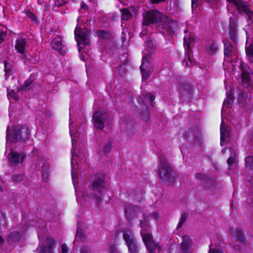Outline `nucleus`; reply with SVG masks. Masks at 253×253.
<instances>
[{
    "label": "nucleus",
    "mask_w": 253,
    "mask_h": 253,
    "mask_svg": "<svg viewBox=\"0 0 253 253\" xmlns=\"http://www.w3.org/2000/svg\"><path fill=\"white\" fill-rule=\"evenodd\" d=\"M143 218L140 220V226L141 228L140 234L145 245L150 253H154L156 250L160 252L161 248L155 243L152 237V232L149 222V216L143 213Z\"/></svg>",
    "instance_id": "1"
},
{
    "label": "nucleus",
    "mask_w": 253,
    "mask_h": 253,
    "mask_svg": "<svg viewBox=\"0 0 253 253\" xmlns=\"http://www.w3.org/2000/svg\"><path fill=\"white\" fill-rule=\"evenodd\" d=\"M160 166L157 171L160 182L163 184L171 185L174 181L173 169L164 157H161Z\"/></svg>",
    "instance_id": "2"
},
{
    "label": "nucleus",
    "mask_w": 253,
    "mask_h": 253,
    "mask_svg": "<svg viewBox=\"0 0 253 253\" xmlns=\"http://www.w3.org/2000/svg\"><path fill=\"white\" fill-rule=\"evenodd\" d=\"M30 137V130L27 126H18L13 127L12 131H7V139L13 143L20 140L26 141L29 140Z\"/></svg>",
    "instance_id": "3"
},
{
    "label": "nucleus",
    "mask_w": 253,
    "mask_h": 253,
    "mask_svg": "<svg viewBox=\"0 0 253 253\" xmlns=\"http://www.w3.org/2000/svg\"><path fill=\"white\" fill-rule=\"evenodd\" d=\"M108 186L104 181L103 176H98L95 177L92 183V188L94 192L93 198L98 206L102 201V193L104 190H106Z\"/></svg>",
    "instance_id": "4"
},
{
    "label": "nucleus",
    "mask_w": 253,
    "mask_h": 253,
    "mask_svg": "<svg viewBox=\"0 0 253 253\" xmlns=\"http://www.w3.org/2000/svg\"><path fill=\"white\" fill-rule=\"evenodd\" d=\"M90 31L85 27L81 28L77 26L75 30V38L77 40L79 51L80 52L83 47L89 43Z\"/></svg>",
    "instance_id": "5"
},
{
    "label": "nucleus",
    "mask_w": 253,
    "mask_h": 253,
    "mask_svg": "<svg viewBox=\"0 0 253 253\" xmlns=\"http://www.w3.org/2000/svg\"><path fill=\"white\" fill-rule=\"evenodd\" d=\"M228 2L233 3L236 6V9L240 13L243 12L246 16V18L250 24L253 22V11L250 9V5L247 2L242 0H227Z\"/></svg>",
    "instance_id": "6"
},
{
    "label": "nucleus",
    "mask_w": 253,
    "mask_h": 253,
    "mask_svg": "<svg viewBox=\"0 0 253 253\" xmlns=\"http://www.w3.org/2000/svg\"><path fill=\"white\" fill-rule=\"evenodd\" d=\"M162 19V14L157 10L146 11L143 15V25L148 26L151 24L161 23Z\"/></svg>",
    "instance_id": "7"
},
{
    "label": "nucleus",
    "mask_w": 253,
    "mask_h": 253,
    "mask_svg": "<svg viewBox=\"0 0 253 253\" xmlns=\"http://www.w3.org/2000/svg\"><path fill=\"white\" fill-rule=\"evenodd\" d=\"M109 119V115L107 113L96 112L92 116L93 125L96 129L102 130L104 127V124L108 122Z\"/></svg>",
    "instance_id": "8"
},
{
    "label": "nucleus",
    "mask_w": 253,
    "mask_h": 253,
    "mask_svg": "<svg viewBox=\"0 0 253 253\" xmlns=\"http://www.w3.org/2000/svg\"><path fill=\"white\" fill-rule=\"evenodd\" d=\"M194 38L190 36L189 37H185L184 38V46L185 50V57L182 61V65L186 67H189L193 64V60L191 55V50L190 46V42Z\"/></svg>",
    "instance_id": "9"
},
{
    "label": "nucleus",
    "mask_w": 253,
    "mask_h": 253,
    "mask_svg": "<svg viewBox=\"0 0 253 253\" xmlns=\"http://www.w3.org/2000/svg\"><path fill=\"white\" fill-rule=\"evenodd\" d=\"M151 62V56L150 55H145L143 57L142 63L140 67L142 78L143 80H147L150 77L153 69Z\"/></svg>",
    "instance_id": "10"
},
{
    "label": "nucleus",
    "mask_w": 253,
    "mask_h": 253,
    "mask_svg": "<svg viewBox=\"0 0 253 253\" xmlns=\"http://www.w3.org/2000/svg\"><path fill=\"white\" fill-rule=\"evenodd\" d=\"M123 239L126 242L130 253H138L139 249L137 242L132 233L130 232H124Z\"/></svg>",
    "instance_id": "11"
},
{
    "label": "nucleus",
    "mask_w": 253,
    "mask_h": 253,
    "mask_svg": "<svg viewBox=\"0 0 253 253\" xmlns=\"http://www.w3.org/2000/svg\"><path fill=\"white\" fill-rule=\"evenodd\" d=\"M237 27V18L235 15L232 14L229 17V36L231 40L235 43H236L238 36Z\"/></svg>",
    "instance_id": "12"
},
{
    "label": "nucleus",
    "mask_w": 253,
    "mask_h": 253,
    "mask_svg": "<svg viewBox=\"0 0 253 253\" xmlns=\"http://www.w3.org/2000/svg\"><path fill=\"white\" fill-rule=\"evenodd\" d=\"M223 42L224 43V53L225 58H231L232 59L233 57L236 55V50L233 48L232 44L227 39L223 40Z\"/></svg>",
    "instance_id": "13"
},
{
    "label": "nucleus",
    "mask_w": 253,
    "mask_h": 253,
    "mask_svg": "<svg viewBox=\"0 0 253 253\" xmlns=\"http://www.w3.org/2000/svg\"><path fill=\"white\" fill-rule=\"evenodd\" d=\"M190 241L186 236L183 237V241L180 244L176 246L177 253H191L189 248Z\"/></svg>",
    "instance_id": "14"
},
{
    "label": "nucleus",
    "mask_w": 253,
    "mask_h": 253,
    "mask_svg": "<svg viewBox=\"0 0 253 253\" xmlns=\"http://www.w3.org/2000/svg\"><path fill=\"white\" fill-rule=\"evenodd\" d=\"M179 89L181 97L185 100H189L192 93V86L187 83H182Z\"/></svg>",
    "instance_id": "15"
},
{
    "label": "nucleus",
    "mask_w": 253,
    "mask_h": 253,
    "mask_svg": "<svg viewBox=\"0 0 253 253\" xmlns=\"http://www.w3.org/2000/svg\"><path fill=\"white\" fill-rule=\"evenodd\" d=\"M26 155L23 153H18L11 151L7 157L10 162L13 164L16 165L22 163Z\"/></svg>",
    "instance_id": "16"
},
{
    "label": "nucleus",
    "mask_w": 253,
    "mask_h": 253,
    "mask_svg": "<svg viewBox=\"0 0 253 253\" xmlns=\"http://www.w3.org/2000/svg\"><path fill=\"white\" fill-rule=\"evenodd\" d=\"M231 235L235 238L236 241L240 242L241 243L244 244L245 243V239L243 231L239 228L234 229L230 228L229 231Z\"/></svg>",
    "instance_id": "17"
},
{
    "label": "nucleus",
    "mask_w": 253,
    "mask_h": 253,
    "mask_svg": "<svg viewBox=\"0 0 253 253\" xmlns=\"http://www.w3.org/2000/svg\"><path fill=\"white\" fill-rule=\"evenodd\" d=\"M135 10V8L133 7L122 9L121 10L122 20H127L130 19L134 15Z\"/></svg>",
    "instance_id": "18"
},
{
    "label": "nucleus",
    "mask_w": 253,
    "mask_h": 253,
    "mask_svg": "<svg viewBox=\"0 0 253 253\" xmlns=\"http://www.w3.org/2000/svg\"><path fill=\"white\" fill-rule=\"evenodd\" d=\"M25 45L26 41L24 39H19L17 40L15 48L18 52L22 54L21 57L23 59H25L26 57V55L24 54L25 53Z\"/></svg>",
    "instance_id": "19"
},
{
    "label": "nucleus",
    "mask_w": 253,
    "mask_h": 253,
    "mask_svg": "<svg viewBox=\"0 0 253 253\" xmlns=\"http://www.w3.org/2000/svg\"><path fill=\"white\" fill-rule=\"evenodd\" d=\"M240 69L242 71V81L245 83H249L251 79L248 66L246 64L242 63L240 65Z\"/></svg>",
    "instance_id": "20"
},
{
    "label": "nucleus",
    "mask_w": 253,
    "mask_h": 253,
    "mask_svg": "<svg viewBox=\"0 0 253 253\" xmlns=\"http://www.w3.org/2000/svg\"><path fill=\"white\" fill-rule=\"evenodd\" d=\"M161 32L164 34H172L174 32V24L172 22H166L161 24Z\"/></svg>",
    "instance_id": "21"
},
{
    "label": "nucleus",
    "mask_w": 253,
    "mask_h": 253,
    "mask_svg": "<svg viewBox=\"0 0 253 253\" xmlns=\"http://www.w3.org/2000/svg\"><path fill=\"white\" fill-rule=\"evenodd\" d=\"M51 45L54 49L61 52L63 47L61 37H57L54 38L51 43Z\"/></svg>",
    "instance_id": "22"
},
{
    "label": "nucleus",
    "mask_w": 253,
    "mask_h": 253,
    "mask_svg": "<svg viewBox=\"0 0 253 253\" xmlns=\"http://www.w3.org/2000/svg\"><path fill=\"white\" fill-rule=\"evenodd\" d=\"M33 79L30 77L23 84L18 87L17 91L18 92L28 90L30 89L33 86Z\"/></svg>",
    "instance_id": "23"
},
{
    "label": "nucleus",
    "mask_w": 253,
    "mask_h": 253,
    "mask_svg": "<svg viewBox=\"0 0 253 253\" xmlns=\"http://www.w3.org/2000/svg\"><path fill=\"white\" fill-rule=\"evenodd\" d=\"M20 238V235L18 232H12L7 236V240L9 243L17 242L19 240Z\"/></svg>",
    "instance_id": "24"
},
{
    "label": "nucleus",
    "mask_w": 253,
    "mask_h": 253,
    "mask_svg": "<svg viewBox=\"0 0 253 253\" xmlns=\"http://www.w3.org/2000/svg\"><path fill=\"white\" fill-rule=\"evenodd\" d=\"M195 177L196 179H199L204 183L211 182L212 180L211 177L205 173H197L195 174Z\"/></svg>",
    "instance_id": "25"
},
{
    "label": "nucleus",
    "mask_w": 253,
    "mask_h": 253,
    "mask_svg": "<svg viewBox=\"0 0 253 253\" xmlns=\"http://www.w3.org/2000/svg\"><path fill=\"white\" fill-rule=\"evenodd\" d=\"M220 135L221 145H222V143L224 142L225 138L229 136L227 129L225 128L222 124H221L220 126Z\"/></svg>",
    "instance_id": "26"
},
{
    "label": "nucleus",
    "mask_w": 253,
    "mask_h": 253,
    "mask_svg": "<svg viewBox=\"0 0 253 253\" xmlns=\"http://www.w3.org/2000/svg\"><path fill=\"white\" fill-rule=\"evenodd\" d=\"M112 141L110 140H108L107 142H105L102 147L100 152H102L104 154H106L110 152L112 150Z\"/></svg>",
    "instance_id": "27"
},
{
    "label": "nucleus",
    "mask_w": 253,
    "mask_h": 253,
    "mask_svg": "<svg viewBox=\"0 0 253 253\" xmlns=\"http://www.w3.org/2000/svg\"><path fill=\"white\" fill-rule=\"evenodd\" d=\"M97 35L99 38L104 40L110 39L111 37V34L109 32L103 30H99L97 32Z\"/></svg>",
    "instance_id": "28"
},
{
    "label": "nucleus",
    "mask_w": 253,
    "mask_h": 253,
    "mask_svg": "<svg viewBox=\"0 0 253 253\" xmlns=\"http://www.w3.org/2000/svg\"><path fill=\"white\" fill-rule=\"evenodd\" d=\"M145 99V101L147 102V103L150 105H153V101L155 99V96L151 93H147L143 94L142 96Z\"/></svg>",
    "instance_id": "29"
},
{
    "label": "nucleus",
    "mask_w": 253,
    "mask_h": 253,
    "mask_svg": "<svg viewBox=\"0 0 253 253\" xmlns=\"http://www.w3.org/2000/svg\"><path fill=\"white\" fill-rule=\"evenodd\" d=\"M49 243L50 244L49 248L46 247H42L41 248V251L39 253H52V246L54 244V242L51 239L48 240Z\"/></svg>",
    "instance_id": "30"
},
{
    "label": "nucleus",
    "mask_w": 253,
    "mask_h": 253,
    "mask_svg": "<svg viewBox=\"0 0 253 253\" xmlns=\"http://www.w3.org/2000/svg\"><path fill=\"white\" fill-rule=\"evenodd\" d=\"M188 216L189 214L186 212L181 214L179 221L177 226V229H180L182 226L183 224L186 222Z\"/></svg>",
    "instance_id": "31"
},
{
    "label": "nucleus",
    "mask_w": 253,
    "mask_h": 253,
    "mask_svg": "<svg viewBox=\"0 0 253 253\" xmlns=\"http://www.w3.org/2000/svg\"><path fill=\"white\" fill-rule=\"evenodd\" d=\"M4 71L6 76H10L12 73V69L10 64L8 63L7 62L4 61Z\"/></svg>",
    "instance_id": "32"
},
{
    "label": "nucleus",
    "mask_w": 253,
    "mask_h": 253,
    "mask_svg": "<svg viewBox=\"0 0 253 253\" xmlns=\"http://www.w3.org/2000/svg\"><path fill=\"white\" fill-rule=\"evenodd\" d=\"M146 43L148 48V51L149 52L147 55H150L151 57L150 51H152L155 48L153 41L150 38H149L146 41Z\"/></svg>",
    "instance_id": "33"
},
{
    "label": "nucleus",
    "mask_w": 253,
    "mask_h": 253,
    "mask_svg": "<svg viewBox=\"0 0 253 253\" xmlns=\"http://www.w3.org/2000/svg\"><path fill=\"white\" fill-rule=\"evenodd\" d=\"M76 238L77 240L84 241L85 239L84 234L81 229H79V226L77 227Z\"/></svg>",
    "instance_id": "34"
},
{
    "label": "nucleus",
    "mask_w": 253,
    "mask_h": 253,
    "mask_svg": "<svg viewBox=\"0 0 253 253\" xmlns=\"http://www.w3.org/2000/svg\"><path fill=\"white\" fill-rule=\"evenodd\" d=\"M246 164L247 167L253 169V156H248L246 158Z\"/></svg>",
    "instance_id": "35"
},
{
    "label": "nucleus",
    "mask_w": 253,
    "mask_h": 253,
    "mask_svg": "<svg viewBox=\"0 0 253 253\" xmlns=\"http://www.w3.org/2000/svg\"><path fill=\"white\" fill-rule=\"evenodd\" d=\"M24 178V175L21 174H13L12 176V180L15 182H19L22 181Z\"/></svg>",
    "instance_id": "36"
},
{
    "label": "nucleus",
    "mask_w": 253,
    "mask_h": 253,
    "mask_svg": "<svg viewBox=\"0 0 253 253\" xmlns=\"http://www.w3.org/2000/svg\"><path fill=\"white\" fill-rule=\"evenodd\" d=\"M49 169V165L44 163L43 164V169L42 170V175L44 178H47L48 177L47 170Z\"/></svg>",
    "instance_id": "37"
},
{
    "label": "nucleus",
    "mask_w": 253,
    "mask_h": 253,
    "mask_svg": "<svg viewBox=\"0 0 253 253\" xmlns=\"http://www.w3.org/2000/svg\"><path fill=\"white\" fill-rule=\"evenodd\" d=\"M7 96L8 97L12 98L15 100H18V97L17 93L15 92L13 90L7 89Z\"/></svg>",
    "instance_id": "38"
},
{
    "label": "nucleus",
    "mask_w": 253,
    "mask_h": 253,
    "mask_svg": "<svg viewBox=\"0 0 253 253\" xmlns=\"http://www.w3.org/2000/svg\"><path fill=\"white\" fill-rule=\"evenodd\" d=\"M207 2H208L213 8H216L219 3V0H204Z\"/></svg>",
    "instance_id": "39"
},
{
    "label": "nucleus",
    "mask_w": 253,
    "mask_h": 253,
    "mask_svg": "<svg viewBox=\"0 0 253 253\" xmlns=\"http://www.w3.org/2000/svg\"><path fill=\"white\" fill-rule=\"evenodd\" d=\"M217 46L214 43L212 42L210 45V53L211 54H214L217 50Z\"/></svg>",
    "instance_id": "40"
},
{
    "label": "nucleus",
    "mask_w": 253,
    "mask_h": 253,
    "mask_svg": "<svg viewBox=\"0 0 253 253\" xmlns=\"http://www.w3.org/2000/svg\"><path fill=\"white\" fill-rule=\"evenodd\" d=\"M247 55H253V42L246 48Z\"/></svg>",
    "instance_id": "41"
},
{
    "label": "nucleus",
    "mask_w": 253,
    "mask_h": 253,
    "mask_svg": "<svg viewBox=\"0 0 253 253\" xmlns=\"http://www.w3.org/2000/svg\"><path fill=\"white\" fill-rule=\"evenodd\" d=\"M62 5H64V2H63L62 0H55L53 8L56 7H59Z\"/></svg>",
    "instance_id": "42"
},
{
    "label": "nucleus",
    "mask_w": 253,
    "mask_h": 253,
    "mask_svg": "<svg viewBox=\"0 0 253 253\" xmlns=\"http://www.w3.org/2000/svg\"><path fill=\"white\" fill-rule=\"evenodd\" d=\"M209 253H223V251L221 249L210 248Z\"/></svg>",
    "instance_id": "43"
},
{
    "label": "nucleus",
    "mask_w": 253,
    "mask_h": 253,
    "mask_svg": "<svg viewBox=\"0 0 253 253\" xmlns=\"http://www.w3.org/2000/svg\"><path fill=\"white\" fill-rule=\"evenodd\" d=\"M236 161V158H234L233 157H229L227 159V163L229 166H231L233 165Z\"/></svg>",
    "instance_id": "44"
},
{
    "label": "nucleus",
    "mask_w": 253,
    "mask_h": 253,
    "mask_svg": "<svg viewBox=\"0 0 253 253\" xmlns=\"http://www.w3.org/2000/svg\"><path fill=\"white\" fill-rule=\"evenodd\" d=\"M229 151H230V157H233L234 158H236L237 151L235 149L230 148H229Z\"/></svg>",
    "instance_id": "45"
},
{
    "label": "nucleus",
    "mask_w": 253,
    "mask_h": 253,
    "mask_svg": "<svg viewBox=\"0 0 253 253\" xmlns=\"http://www.w3.org/2000/svg\"><path fill=\"white\" fill-rule=\"evenodd\" d=\"M233 101L232 97L231 96H228L227 98V99L224 100L223 102V106L225 105V104L227 103V104H230L231 102Z\"/></svg>",
    "instance_id": "46"
},
{
    "label": "nucleus",
    "mask_w": 253,
    "mask_h": 253,
    "mask_svg": "<svg viewBox=\"0 0 253 253\" xmlns=\"http://www.w3.org/2000/svg\"><path fill=\"white\" fill-rule=\"evenodd\" d=\"M62 253H68V249L66 244H63L61 247Z\"/></svg>",
    "instance_id": "47"
},
{
    "label": "nucleus",
    "mask_w": 253,
    "mask_h": 253,
    "mask_svg": "<svg viewBox=\"0 0 253 253\" xmlns=\"http://www.w3.org/2000/svg\"><path fill=\"white\" fill-rule=\"evenodd\" d=\"M198 0H192V8H196L198 5Z\"/></svg>",
    "instance_id": "48"
},
{
    "label": "nucleus",
    "mask_w": 253,
    "mask_h": 253,
    "mask_svg": "<svg viewBox=\"0 0 253 253\" xmlns=\"http://www.w3.org/2000/svg\"><path fill=\"white\" fill-rule=\"evenodd\" d=\"M81 253H90V251L86 247H84L81 250Z\"/></svg>",
    "instance_id": "49"
},
{
    "label": "nucleus",
    "mask_w": 253,
    "mask_h": 253,
    "mask_svg": "<svg viewBox=\"0 0 253 253\" xmlns=\"http://www.w3.org/2000/svg\"><path fill=\"white\" fill-rule=\"evenodd\" d=\"M28 16L32 20H34L36 19L35 15L31 12H28Z\"/></svg>",
    "instance_id": "50"
},
{
    "label": "nucleus",
    "mask_w": 253,
    "mask_h": 253,
    "mask_svg": "<svg viewBox=\"0 0 253 253\" xmlns=\"http://www.w3.org/2000/svg\"><path fill=\"white\" fill-rule=\"evenodd\" d=\"M5 36V33L0 31V44L3 42V37Z\"/></svg>",
    "instance_id": "51"
},
{
    "label": "nucleus",
    "mask_w": 253,
    "mask_h": 253,
    "mask_svg": "<svg viewBox=\"0 0 253 253\" xmlns=\"http://www.w3.org/2000/svg\"><path fill=\"white\" fill-rule=\"evenodd\" d=\"M81 8L82 9H84V10H87L88 9V6L85 3H84V2H82Z\"/></svg>",
    "instance_id": "52"
},
{
    "label": "nucleus",
    "mask_w": 253,
    "mask_h": 253,
    "mask_svg": "<svg viewBox=\"0 0 253 253\" xmlns=\"http://www.w3.org/2000/svg\"><path fill=\"white\" fill-rule=\"evenodd\" d=\"M138 101L140 104H144V105H146L145 101L143 100L142 97H140L138 98Z\"/></svg>",
    "instance_id": "53"
},
{
    "label": "nucleus",
    "mask_w": 253,
    "mask_h": 253,
    "mask_svg": "<svg viewBox=\"0 0 253 253\" xmlns=\"http://www.w3.org/2000/svg\"><path fill=\"white\" fill-rule=\"evenodd\" d=\"M153 3H158L162 1H164L165 0H150Z\"/></svg>",
    "instance_id": "54"
},
{
    "label": "nucleus",
    "mask_w": 253,
    "mask_h": 253,
    "mask_svg": "<svg viewBox=\"0 0 253 253\" xmlns=\"http://www.w3.org/2000/svg\"><path fill=\"white\" fill-rule=\"evenodd\" d=\"M234 249L236 251H240L241 250V247L239 245H235L234 246Z\"/></svg>",
    "instance_id": "55"
},
{
    "label": "nucleus",
    "mask_w": 253,
    "mask_h": 253,
    "mask_svg": "<svg viewBox=\"0 0 253 253\" xmlns=\"http://www.w3.org/2000/svg\"><path fill=\"white\" fill-rule=\"evenodd\" d=\"M249 56V61L253 63V55H247Z\"/></svg>",
    "instance_id": "56"
},
{
    "label": "nucleus",
    "mask_w": 253,
    "mask_h": 253,
    "mask_svg": "<svg viewBox=\"0 0 253 253\" xmlns=\"http://www.w3.org/2000/svg\"><path fill=\"white\" fill-rule=\"evenodd\" d=\"M134 209H135V208L134 207H130V208H128L126 209V211L127 213H128L130 210H134Z\"/></svg>",
    "instance_id": "57"
},
{
    "label": "nucleus",
    "mask_w": 253,
    "mask_h": 253,
    "mask_svg": "<svg viewBox=\"0 0 253 253\" xmlns=\"http://www.w3.org/2000/svg\"><path fill=\"white\" fill-rule=\"evenodd\" d=\"M3 241H4V240L2 238V237L1 236H0V244L2 243L3 242Z\"/></svg>",
    "instance_id": "58"
},
{
    "label": "nucleus",
    "mask_w": 253,
    "mask_h": 253,
    "mask_svg": "<svg viewBox=\"0 0 253 253\" xmlns=\"http://www.w3.org/2000/svg\"><path fill=\"white\" fill-rule=\"evenodd\" d=\"M63 2H64V5L65 4H66L68 2V1L70 0H62Z\"/></svg>",
    "instance_id": "59"
},
{
    "label": "nucleus",
    "mask_w": 253,
    "mask_h": 253,
    "mask_svg": "<svg viewBox=\"0 0 253 253\" xmlns=\"http://www.w3.org/2000/svg\"><path fill=\"white\" fill-rule=\"evenodd\" d=\"M3 191V189L1 186H0V192H2Z\"/></svg>",
    "instance_id": "60"
},
{
    "label": "nucleus",
    "mask_w": 253,
    "mask_h": 253,
    "mask_svg": "<svg viewBox=\"0 0 253 253\" xmlns=\"http://www.w3.org/2000/svg\"><path fill=\"white\" fill-rule=\"evenodd\" d=\"M73 153H74V152H73V151H72V154H73H73H74Z\"/></svg>",
    "instance_id": "61"
}]
</instances>
